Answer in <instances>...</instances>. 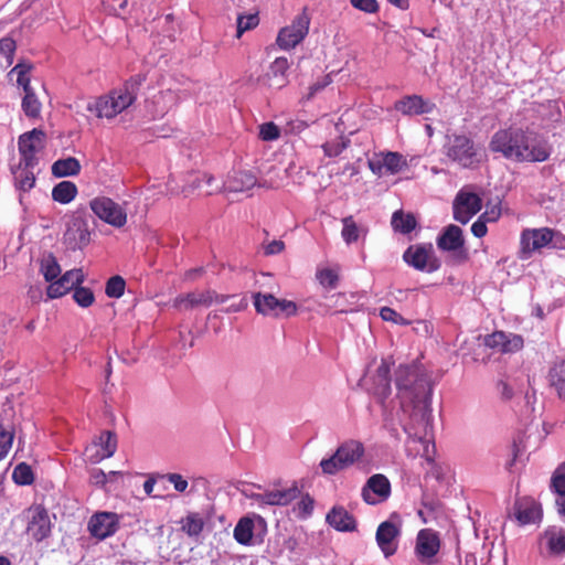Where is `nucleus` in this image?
<instances>
[{"mask_svg":"<svg viewBox=\"0 0 565 565\" xmlns=\"http://www.w3.org/2000/svg\"><path fill=\"white\" fill-rule=\"evenodd\" d=\"M77 195V186L71 181H62L52 190V198L61 204H68Z\"/></svg>","mask_w":565,"mask_h":565,"instance_id":"nucleus-36","label":"nucleus"},{"mask_svg":"<svg viewBox=\"0 0 565 565\" xmlns=\"http://www.w3.org/2000/svg\"><path fill=\"white\" fill-rule=\"evenodd\" d=\"M360 230L351 216L343 218V228L341 235L347 244L356 242Z\"/></svg>","mask_w":565,"mask_h":565,"instance_id":"nucleus-55","label":"nucleus"},{"mask_svg":"<svg viewBox=\"0 0 565 565\" xmlns=\"http://www.w3.org/2000/svg\"><path fill=\"white\" fill-rule=\"evenodd\" d=\"M81 171V163L74 157L58 159L52 166V174L57 178L77 175Z\"/></svg>","mask_w":565,"mask_h":565,"instance_id":"nucleus-33","label":"nucleus"},{"mask_svg":"<svg viewBox=\"0 0 565 565\" xmlns=\"http://www.w3.org/2000/svg\"><path fill=\"white\" fill-rule=\"evenodd\" d=\"M347 146L348 142L343 138H339L334 141L324 143L322 148L326 156L337 157L347 148Z\"/></svg>","mask_w":565,"mask_h":565,"instance_id":"nucleus-59","label":"nucleus"},{"mask_svg":"<svg viewBox=\"0 0 565 565\" xmlns=\"http://www.w3.org/2000/svg\"><path fill=\"white\" fill-rule=\"evenodd\" d=\"M267 532L265 519L256 513L245 515L236 523L233 536L235 541L244 546H250L262 542Z\"/></svg>","mask_w":565,"mask_h":565,"instance_id":"nucleus-7","label":"nucleus"},{"mask_svg":"<svg viewBox=\"0 0 565 565\" xmlns=\"http://www.w3.org/2000/svg\"><path fill=\"white\" fill-rule=\"evenodd\" d=\"M382 163L385 166V171L395 174L406 167L405 158L398 152L382 153Z\"/></svg>","mask_w":565,"mask_h":565,"instance_id":"nucleus-44","label":"nucleus"},{"mask_svg":"<svg viewBox=\"0 0 565 565\" xmlns=\"http://www.w3.org/2000/svg\"><path fill=\"white\" fill-rule=\"evenodd\" d=\"M551 489L556 494L557 512L565 521V462L554 471L551 479Z\"/></svg>","mask_w":565,"mask_h":565,"instance_id":"nucleus-31","label":"nucleus"},{"mask_svg":"<svg viewBox=\"0 0 565 565\" xmlns=\"http://www.w3.org/2000/svg\"><path fill=\"white\" fill-rule=\"evenodd\" d=\"M73 292L74 301L82 308L90 307L95 301L94 292L87 287L76 286Z\"/></svg>","mask_w":565,"mask_h":565,"instance_id":"nucleus-51","label":"nucleus"},{"mask_svg":"<svg viewBox=\"0 0 565 565\" xmlns=\"http://www.w3.org/2000/svg\"><path fill=\"white\" fill-rule=\"evenodd\" d=\"M543 540L551 553L562 554L565 552V530L559 527L547 529Z\"/></svg>","mask_w":565,"mask_h":565,"instance_id":"nucleus-34","label":"nucleus"},{"mask_svg":"<svg viewBox=\"0 0 565 565\" xmlns=\"http://www.w3.org/2000/svg\"><path fill=\"white\" fill-rule=\"evenodd\" d=\"M40 271L44 279L50 282L61 275V266L53 255L44 256L41 259Z\"/></svg>","mask_w":565,"mask_h":565,"instance_id":"nucleus-43","label":"nucleus"},{"mask_svg":"<svg viewBox=\"0 0 565 565\" xmlns=\"http://www.w3.org/2000/svg\"><path fill=\"white\" fill-rule=\"evenodd\" d=\"M395 384L404 414L408 419L404 430L408 435V456H422L431 460V409L429 380L418 363L401 364L396 371Z\"/></svg>","mask_w":565,"mask_h":565,"instance_id":"nucleus-1","label":"nucleus"},{"mask_svg":"<svg viewBox=\"0 0 565 565\" xmlns=\"http://www.w3.org/2000/svg\"><path fill=\"white\" fill-rule=\"evenodd\" d=\"M550 383L559 398L565 401V358L555 362L550 371Z\"/></svg>","mask_w":565,"mask_h":565,"instance_id":"nucleus-35","label":"nucleus"},{"mask_svg":"<svg viewBox=\"0 0 565 565\" xmlns=\"http://www.w3.org/2000/svg\"><path fill=\"white\" fill-rule=\"evenodd\" d=\"M440 548L438 534L430 529H423L416 537L415 554L425 564L435 563V556Z\"/></svg>","mask_w":565,"mask_h":565,"instance_id":"nucleus-19","label":"nucleus"},{"mask_svg":"<svg viewBox=\"0 0 565 565\" xmlns=\"http://www.w3.org/2000/svg\"><path fill=\"white\" fill-rule=\"evenodd\" d=\"M395 109L405 116L429 114L435 104L419 95H408L395 103Z\"/></svg>","mask_w":565,"mask_h":565,"instance_id":"nucleus-24","label":"nucleus"},{"mask_svg":"<svg viewBox=\"0 0 565 565\" xmlns=\"http://www.w3.org/2000/svg\"><path fill=\"white\" fill-rule=\"evenodd\" d=\"M482 206L478 194L461 190L454 202V217L456 221L466 224L476 215Z\"/></svg>","mask_w":565,"mask_h":565,"instance_id":"nucleus-17","label":"nucleus"},{"mask_svg":"<svg viewBox=\"0 0 565 565\" xmlns=\"http://www.w3.org/2000/svg\"><path fill=\"white\" fill-rule=\"evenodd\" d=\"M285 249V243L280 239H275L264 244V253L266 255H277Z\"/></svg>","mask_w":565,"mask_h":565,"instance_id":"nucleus-63","label":"nucleus"},{"mask_svg":"<svg viewBox=\"0 0 565 565\" xmlns=\"http://www.w3.org/2000/svg\"><path fill=\"white\" fill-rule=\"evenodd\" d=\"M380 317L384 321H391L396 324H402V326L408 324V321L406 319H404L399 313H397L394 309H392L390 307L381 308Z\"/></svg>","mask_w":565,"mask_h":565,"instance_id":"nucleus-60","label":"nucleus"},{"mask_svg":"<svg viewBox=\"0 0 565 565\" xmlns=\"http://www.w3.org/2000/svg\"><path fill=\"white\" fill-rule=\"evenodd\" d=\"M119 523L120 516L117 513L100 511L89 518L87 529L93 537L103 541L118 531Z\"/></svg>","mask_w":565,"mask_h":565,"instance_id":"nucleus-15","label":"nucleus"},{"mask_svg":"<svg viewBox=\"0 0 565 565\" xmlns=\"http://www.w3.org/2000/svg\"><path fill=\"white\" fill-rule=\"evenodd\" d=\"M328 524L340 532H352L356 527L355 519L342 507H334L327 514Z\"/></svg>","mask_w":565,"mask_h":565,"instance_id":"nucleus-28","label":"nucleus"},{"mask_svg":"<svg viewBox=\"0 0 565 565\" xmlns=\"http://www.w3.org/2000/svg\"><path fill=\"white\" fill-rule=\"evenodd\" d=\"M228 296L218 295L214 291L206 290L202 292H191L185 296H180L175 298L174 306L177 308H193L195 306H210L212 303H224L226 300H228Z\"/></svg>","mask_w":565,"mask_h":565,"instance_id":"nucleus-22","label":"nucleus"},{"mask_svg":"<svg viewBox=\"0 0 565 565\" xmlns=\"http://www.w3.org/2000/svg\"><path fill=\"white\" fill-rule=\"evenodd\" d=\"M446 149L448 158L458 162L463 168H469L478 162L473 142L467 136L459 135L450 137Z\"/></svg>","mask_w":565,"mask_h":565,"instance_id":"nucleus-13","label":"nucleus"},{"mask_svg":"<svg viewBox=\"0 0 565 565\" xmlns=\"http://www.w3.org/2000/svg\"><path fill=\"white\" fill-rule=\"evenodd\" d=\"M15 51V42L10 38L0 40V65H11L13 63V55Z\"/></svg>","mask_w":565,"mask_h":565,"instance_id":"nucleus-49","label":"nucleus"},{"mask_svg":"<svg viewBox=\"0 0 565 565\" xmlns=\"http://www.w3.org/2000/svg\"><path fill=\"white\" fill-rule=\"evenodd\" d=\"M280 136L279 128L274 122H265L259 127V137L265 141H273Z\"/></svg>","mask_w":565,"mask_h":565,"instance_id":"nucleus-58","label":"nucleus"},{"mask_svg":"<svg viewBox=\"0 0 565 565\" xmlns=\"http://www.w3.org/2000/svg\"><path fill=\"white\" fill-rule=\"evenodd\" d=\"M317 279L322 287L334 289L338 285L339 275L334 268H322L317 271Z\"/></svg>","mask_w":565,"mask_h":565,"instance_id":"nucleus-50","label":"nucleus"},{"mask_svg":"<svg viewBox=\"0 0 565 565\" xmlns=\"http://www.w3.org/2000/svg\"><path fill=\"white\" fill-rule=\"evenodd\" d=\"M335 452L339 461L348 469L362 458L364 447L358 440H348L341 444Z\"/></svg>","mask_w":565,"mask_h":565,"instance_id":"nucleus-30","label":"nucleus"},{"mask_svg":"<svg viewBox=\"0 0 565 565\" xmlns=\"http://www.w3.org/2000/svg\"><path fill=\"white\" fill-rule=\"evenodd\" d=\"M32 65L29 63H18L10 72L9 77L12 81L15 77L17 85L23 89V93L28 90H34L31 85L30 72Z\"/></svg>","mask_w":565,"mask_h":565,"instance_id":"nucleus-39","label":"nucleus"},{"mask_svg":"<svg viewBox=\"0 0 565 565\" xmlns=\"http://www.w3.org/2000/svg\"><path fill=\"white\" fill-rule=\"evenodd\" d=\"M35 167H25L19 162L12 168V174L14 178L15 186L19 191L26 192L31 190L35 184Z\"/></svg>","mask_w":565,"mask_h":565,"instance_id":"nucleus-32","label":"nucleus"},{"mask_svg":"<svg viewBox=\"0 0 565 565\" xmlns=\"http://www.w3.org/2000/svg\"><path fill=\"white\" fill-rule=\"evenodd\" d=\"M391 494V483L383 475L372 476L362 489L363 500L367 504H377L385 501Z\"/></svg>","mask_w":565,"mask_h":565,"instance_id":"nucleus-21","label":"nucleus"},{"mask_svg":"<svg viewBox=\"0 0 565 565\" xmlns=\"http://www.w3.org/2000/svg\"><path fill=\"white\" fill-rule=\"evenodd\" d=\"M300 500L294 507V512L299 519H307L313 511V499L309 495H299Z\"/></svg>","mask_w":565,"mask_h":565,"instance_id":"nucleus-52","label":"nucleus"},{"mask_svg":"<svg viewBox=\"0 0 565 565\" xmlns=\"http://www.w3.org/2000/svg\"><path fill=\"white\" fill-rule=\"evenodd\" d=\"M403 260L423 273H434L440 268V260L431 244L411 245L403 254Z\"/></svg>","mask_w":565,"mask_h":565,"instance_id":"nucleus-8","label":"nucleus"},{"mask_svg":"<svg viewBox=\"0 0 565 565\" xmlns=\"http://www.w3.org/2000/svg\"><path fill=\"white\" fill-rule=\"evenodd\" d=\"M462 231L457 225L447 226L437 238V246L441 250L457 252L463 247Z\"/></svg>","mask_w":565,"mask_h":565,"instance_id":"nucleus-29","label":"nucleus"},{"mask_svg":"<svg viewBox=\"0 0 565 565\" xmlns=\"http://www.w3.org/2000/svg\"><path fill=\"white\" fill-rule=\"evenodd\" d=\"M84 455L86 457V460L88 462H90V463H98V462L102 461V460H94L93 459L94 457H99L100 456V448H99L98 443L96 440L93 441L90 445H88L85 448Z\"/></svg>","mask_w":565,"mask_h":565,"instance_id":"nucleus-64","label":"nucleus"},{"mask_svg":"<svg viewBox=\"0 0 565 565\" xmlns=\"http://www.w3.org/2000/svg\"><path fill=\"white\" fill-rule=\"evenodd\" d=\"M152 103L156 106L154 117H162L177 103V94L171 89L161 92Z\"/></svg>","mask_w":565,"mask_h":565,"instance_id":"nucleus-41","label":"nucleus"},{"mask_svg":"<svg viewBox=\"0 0 565 565\" xmlns=\"http://www.w3.org/2000/svg\"><path fill=\"white\" fill-rule=\"evenodd\" d=\"M126 282L122 277L114 276L106 284L105 292L109 298H120L125 292Z\"/></svg>","mask_w":565,"mask_h":565,"instance_id":"nucleus-54","label":"nucleus"},{"mask_svg":"<svg viewBox=\"0 0 565 565\" xmlns=\"http://www.w3.org/2000/svg\"><path fill=\"white\" fill-rule=\"evenodd\" d=\"M524 159L519 162H543L552 153V147L545 138L532 130H525L523 135Z\"/></svg>","mask_w":565,"mask_h":565,"instance_id":"nucleus-14","label":"nucleus"},{"mask_svg":"<svg viewBox=\"0 0 565 565\" xmlns=\"http://www.w3.org/2000/svg\"><path fill=\"white\" fill-rule=\"evenodd\" d=\"M515 516L521 524H531L541 520L542 510L535 500L523 498L515 503Z\"/></svg>","mask_w":565,"mask_h":565,"instance_id":"nucleus-26","label":"nucleus"},{"mask_svg":"<svg viewBox=\"0 0 565 565\" xmlns=\"http://www.w3.org/2000/svg\"><path fill=\"white\" fill-rule=\"evenodd\" d=\"M215 182L216 180L214 177L204 173L201 175V178L196 177L192 181L191 185L185 186L182 190V193H184V195L186 196L190 194L192 190L200 189L204 192V194L211 195L214 192L221 190L222 188H224V190L228 192H245L253 189L256 185L257 179L249 171L237 170L231 172L227 175L226 180L222 182V184L217 183L214 185Z\"/></svg>","mask_w":565,"mask_h":565,"instance_id":"nucleus-3","label":"nucleus"},{"mask_svg":"<svg viewBox=\"0 0 565 565\" xmlns=\"http://www.w3.org/2000/svg\"><path fill=\"white\" fill-rule=\"evenodd\" d=\"M167 479L178 492H184L188 488V481L179 473H169Z\"/></svg>","mask_w":565,"mask_h":565,"instance_id":"nucleus-62","label":"nucleus"},{"mask_svg":"<svg viewBox=\"0 0 565 565\" xmlns=\"http://www.w3.org/2000/svg\"><path fill=\"white\" fill-rule=\"evenodd\" d=\"M90 233L85 220L81 216H73L63 235L64 244L71 249H81L89 243Z\"/></svg>","mask_w":565,"mask_h":565,"instance_id":"nucleus-20","label":"nucleus"},{"mask_svg":"<svg viewBox=\"0 0 565 565\" xmlns=\"http://www.w3.org/2000/svg\"><path fill=\"white\" fill-rule=\"evenodd\" d=\"M14 430L12 427H6L0 424V461L4 459L13 444Z\"/></svg>","mask_w":565,"mask_h":565,"instance_id":"nucleus-48","label":"nucleus"},{"mask_svg":"<svg viewBox=\"0 0 565 565\" xmlns=\"http://www.w3.org/2000/svg\"><path fill=\"white\" fill-rule=\"evenodd\" d=\"M290 63L287 57L280 56L275 58L267 72V85L271 88L280 89L287 85V72Z\"/></svg>","mask_w":565,"mask_h":565,"instance_id":"nucleus-27","label":"nucleus"},{"mask_svg":"<svg viewBox=\"0 0 565 565\" xmlns=\"http://www.w3.org/2000/svg\"><path fill=\"white\" fill-rule=\"evenodd\" d=\"M46 146V134L40 128H33L22 134L18 139V150L21 164L36 167Z\"/></svg>","mask_w":565,"mask_h":565,"instance_id":"nucleus-6","label":"nucleus"},{"mask_svg":"<svg viewBox=\"0 0 565 565\" xmlns=\"http://www.w3.org/2000/svg\"><path fill=\"white\" fill-rule=\"evenodd\" d=\"M392 226L395 231L403 234L412 232L416 226V221L413 215L395 212L392 216Z\"/></svg>","mask_w":565,"mask_h":565,"instance_id":"nucleus-45","label":"nucleus"},{"mask_svg":"<svg viewBox=\"0 0 565 565\" xmlns=\"http://www.w3.org/2000/svg\"><path fill=\"white\" fill-rule=\"evenodd\" d=\"M12 479L20 486L31 484L34 480L33 471L29 465L21 462L13 469Z\"/></svg>","mask_w":565,"mask_h":565,"instance_id":"nucleus-47","label":"nucleus"},{"mask_svg":"<svg viewBox=\"0 0 565 565\" xmlns=\"http://www.w3.org/2000/svg\"><path fill=\"white\" fill-rule=\"evenodd\" d=\"M96 441L100 448V456L94 457V460H104L114 456L117 449V437L114 433L103 431Z\"/></svg>","mask_w":565,"mask_h":565,"instance_id":"nucleus-38","label":"nucleus"},{"mask_svg":"<svg viewBox=\"0 0 565 565\" xmlns=\"http://www.w3.org/2000/svg\"><path fill=\"white\" fill-rule=\"evenodd\" d=\"M136 97L137 83L127 82L108 94L89 100L86 105V110L94 114L97 118L113 119L132 105Z\"/></svg>","mask_w":565,"mask_h":565,"instance_id":"nucleus-2","label":"nucleus"},{"mask_svg":"<svg viewBox=\"0 0 565 565\" xmlns=\"http://www.w3.org/2000/svg\"><path fill=\"white\" fill-rule=\"evenodd\" d=\"M21 107L28 118H39L41 115L42 104L36 97L34 90H28L24 93Z\"/></svg>","mask_w":565,"mask_h":565,"instance_id":"nucleus-42","label":"nucleus"},{"mask_svg":"<svg viewBox=\"0 0 565 565\" xmlns=\"http://www.w3.org/2000/svg\"><path fill=\"white\" fill-rule=\"evenodd\" d=\"M390 372H391L390 363L386 360H383L381 365L377 367L376 387H375V394L383 399L386 398L391 392Z\"/></svg>","mask_w":565,"mask_h":565,"instance_id":"nucleus-37","label":"nucleus"},{"mask_svg":"<svg viewBox=\"0 0 565 565\" xmlns=\"http://www.w3.org/2000/svg\"><path fill=\"white\" fill-rule=\"evenodd\" d=\"M486 345L501 353H514L523 348V339L519 334L497 331L486 338Z\"/></svg>","mask_w":565,"mask_h":565,"instance_id":"nucleus-23","label":"nucleus"},{"mask_svg":"<svg viewBox=\"0 0 565 565\" xmlns=\"http://www.w3.org/2000/svg\"><path fill=\"white\" fill-rule=\"evenodd\" d=\"M182 530L189 536H198L203 530L204 521L198 513H190L182 520Z\"/></svg>","mask_w":565,"mask_h":565,"instance_id":"nucleus-46","label":"nucleus"},{"mask_svg":"<svg viewBox=\"0 0 565 565\" xmlns=\"http://www.w3.org/2000/svg\"><path fill=\"white\" fill-rule=\"evenodd\" d=\"M401 535V521L397 515H392L382 522L376 530V543L385 557L394 555L398 547Z\"/></svg>","mask_w":565,"mask_h":565,"instance_id":"nucleus-12","label":"nucleus"},{"mask_svg":"<svg viewBox=\"0 0 565 565\" xmlns=\"http://www.w3.org/2000/svg\"><path fill=\"white\" fill-rule=\"evenodd\" d=\"M300 495L297 486L284 489H271L259 493H253L250 499L258 505H288Z\"/></svg>","mask_w":565,"mask_h":565,"instance_id":"nucleus-18","label":"nucleus"},{"mask_svg":"<svg viewBox=\"0 0 565 565\" xmlns=\"http://www.w3.org/2000/svg\"><path fill=\"white\" fill-rule=\"evenodd\" d=\"M352 7L365 13H376L379 3L376 0H350Z\"/></svg>","mask_w":565,"mask_h":565,"instance_id":"nucleus-61","label":"nucleus"},{"mask_svg":"<svg viewBox=\"0 0 565 565\" xmlns=\"http://www.w3.org/2000/svg\"><path fill=\"white\" fill-rule=\"evenodd\" d=\"M26 531L36 542H40L50 535L51 521L44 509L38 507L31 511V518Z\"/></svg>","mask_w":565,"mask_h":565,"instance_id":"nucleus-25","label":"nucleus"},{"mask_svg":"<svg viewBox=\"0 0 565 565\" xmlns=\"http://www.w3.org/2000/svg\"><path fill=\"white\" fill-rule=\"evenodd\" d=\"M310 20L307 9H302L289 25L279 31L277 36L278 46L282 50H290L297 46L308 34Z\"/></svg>","mask_w":565,"mask_h":565,"instance_id":"nucleus-10","label":"nucleus"},{"mask_svg":"<svg viewBox=\"0 0 565 565\" xmlns=\"http://www.w3.org/2000/svg\"><path fill=\"white\" fill-rule=\"evenodd\" d=\"M84 279L85 276L82 269L75 268L65 271L63 275L50 281L46 288L45 301L65 296L68 291L81 285Z\"/></svg>","mask_w":565,"mask_h":565,"instance_id":"nucleus-16","label":"nucleus"},{"mask_svg":"<svg viewBox=\"0 0 565 565\" xmlns=\"http://www.w3.org/2000/svg\"><path fill=\"white\" fill-rule=\"evenodd\" d=\"M152 103L156 106L154 117H162L177 103V94L171 89L161 92Z\"/></svg>","mask_w":565,"mask_h":565,"instance_id":"nucleus-40","label":"nucleus"},{"mask_svg":"<svg viewBox=\"0 0 565 565\" xmlns=\"http://www.w3.org/2000/svg\"><path fill=\"white\" fill-rule=\"evenodd\" d=\"M259 23L257 13H249L246 15H238L237 18V38H241L245 31H248Z\"/></svg>","mask_w":565,"mask_h":565,"instance_id":"nucleus-56","label":"nucleus"},{"mask_svg":"<svg viewBox=\"0 0 565 565\" xmlns=\"http://www.w3.org/2000/svg\"><path fill=\"white\" fill-rule=\"evenodd\" d=\"M253 302L256 311L263 316L290 317L297 312V305L294 301L278 299L274 295L267 292L254 294Z\"/></svg>","mask_w":565,"mask_h":565,"instance_id":"nucleus-11","label":"nucleus"},{"mask_svg":"<svg viewBox=\"0 0 565 565\" xmlns=\"http://www.w3.org/2000/svg\"><path fill=\"white\" fill-rule=\"evenodd\" d=\"M89 207L103 222L116 228H121L127 223V212L122 205L107 196H97L90 200Z\"/></svg>","mask_w":565,"mask_h":565,"instance_id":"nucleus-9","label":"nucleus"},{"mask_svg":"<svg viewBox=\"0 0 565 565\" xmlns=\"http://www.w3.org/2000/svg\"><path fill=\"white\" fill-rule=\"evenodd\" d=\"M563 235L548 227L525 228L520 236V258L529 259L543 248L562 247Z\"/></svg>","mask_w":565,"mask_h":565,"instance_id":"nucleus-4","label":"nucleus"},{"mask_svg":"<svg viewBox=\"0 0 565 565\" xmlns=\"http://www.w3.org/2000/svg\"><path fill=\"white\" fill-rule=\"evenodd\" d=\"M89 483L94 487L102 488L105 491H110V487H107L106 472L99 468H93L89 470Z\"/></svg>","mask_w":565,"mask_h":565,"instance_id":"nucleus-57","label":"nucleus"},{"mask_svg":"<svg viewBox=\"0 0 565 565\" xmlns=\"http://www.w3.org/2000/svg\"><path fill=\"white\" fill-rule=\"evenodd\" d=\"M339 460H340V458H338L337 452H334L330 457L323 458L320 461L319 466L324 475L333 476V475L347 469L343 466V463L340 462Z\"/></svg>","mask_w":565,"mask_h":565,"instance_id":"nucleus-53","label":"nucleus"},{"mask_svg":"<svg viewBox=\"0 0 565 565\" xmlns=\"http://www.w3.org/2000/svg\"><path fill=\"white\" fill-rule=\"evenodd\" d=\"M524 129L518 127H509L494 132L489 143L492 152L502 154L505 159L518 161L524 159L522 145Z\"/></svg>","mask_w":565,"mask_h":565,"instance_id":"nucleus-5","label":"nucleus"}]
</instances>
